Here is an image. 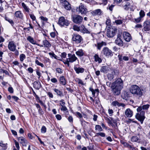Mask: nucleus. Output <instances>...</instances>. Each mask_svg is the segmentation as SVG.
I'll return each instance as SVG.
<instances>
[{
    "label": "nucleus",
    "instance_id": "f257e3e1",
    "mask_svg": "<svg viewBox=\"0 0 150 150\" xmlns=\"http://www.w3.org/2000/svg\"><path fill=\"white\" fill-rule=\"evenodd\" d=\"M67 57H68L66 59V60L64 62V63L65 64L68 65V66L69 65V63H73L78 59V58L74 54L69 53L68 54Z\"/></svg>",
    "mask_w": 150,
    "mask_h": 150
},
{
    "label": "nucleus",
    "instance_id": "f03ea898",
    "mask_svg": "<svg viewBox=\"0 0 150 150\" xmlns=\"http://www.w3.org/2000/svg\"><path fill=\"white\" fill-rule=\"evenodd\" d=\"M130 91L133 94H136L139 96L142 95V92L139 87L136 85H133L131 87Z\"/></svg>",
    "mask_w": 150,
    "mask_h": 150
},
{
    "label": "nucleus",
    "instance_id": "7ed1b4c3",
    "mask_svg": "<svg viewBox=\"0 0 150 150\" xmlns=\"http://www.w3.org/2000/svg\"><path fill=\"white\" fill-rule=\"evenodd\" d=\"M101 53L105 57L108 58L113 55V53L111 50L106 47H104Z\"/></svg>",
    "mask_w": 150,
    "mask_h": 150
},
{
    "label": "nucleus",
    "instance_id": "20e7f679",
    "mask_svg": "<svg viewBox=\"0 0 150 150\" xmlns=\"http://www.w3.org/2000/svg\"><path fill=\"white\" fill-rule=\"evenodd\" d=\"M122 85L123 83L122 80L120 78H118L114 82L112 83L111 86H113V87L119 88L120 89H122Z\"/></svg>",
    "mask_w": 150,
    "mask_h": 150
},
{
    "label": "nucleus",
    "instance_id": "39448f33",
    "mask_svg": "<svg viewBox=\"0 0 150 150\" xmlns=\"http://www.w3.org/2000/svg\"><path fill=\"white\" fill-rule=\"evenodd\" d=\"M58 23L62 26H67L70 23L68 20L65 19L64 17L62 16L59 18Z\"/></svg>",
    "mask_w": 150,
    "mask_h": 150
},
{
    "label": "nucleus",
    "instance_id": "423d86ee",
    "mask_svg": "<svg viewBox=\"0 0 150 150\" xmlns=\"http://www.w3.org/2000/svg\"><path fill=\"white\" fill-rule=\"evenodd\" d=\"M72 19L73 22L77 24H80L83 20L82 17L79 15H74L72 16Z\"/></svg>",
    "mask_w": 150,
    "mask_h": 150
},
{
    "label": "nucleus",
    "instance_id": "0eeeda50",
    "mask_svg": "<svg viewBox=\"0 0 150 150\" xmlns=\"http://www.w3.org/2000/svg\"><path fill=\"white\" fill-rule=\"evenodd\" d=\"M60 3L63 7L67 10H70L71 7L70 4L66 0H60Z\"/></svg>",
    "mask_w": 150,
    "mask_h": 150
},
{
    "label": "nucleus",
    "instance_id": "6e6552de",
    "mask_svg": "<svg viewBox=\"0 0 150 150\" xmlns=\"http://www.w3.org/2000/svg\"><path fill=\"white\" fill-rule=\"evenodd\" d=\"M72 40L74 41L76 43H80L82 40V38L80 35L77 34H74L72 35Z\"/></svg>",
    "mask_w": 150,
    "mask_h": 150
},
{
    "label": "nucleus",
    "instance_id": "1a4fd4ad",
    "mask_svg": "<svg viewBox=\"0 0 150 150\" xmlns=\"http://www.w3.org/2000/svg\"><path fill=\"white\" fill-rule=\"evenodd\" d=\"M78 11L79 13L81 14H86L88 12L87 9L82 3H81L79 6Z\"/></svg>",
    "mask_w": 150,
    "mask_h": 150
},
{
    "label": "nucleus",
    "instance_id": "9d476101",
    "mask_svg": "<svg viewBox=\"0 0 150 150\" xmlns=\"http://www.w3.org/2000/svg\"><path fill=\"white\" fill-rule=\"evenodd\" d=\"M136 118L139 121H140L141 124H142L145 117L144 113H137Z\"/></svg>",
    "mask_w": 150,
    "mask_h": 150
},
{
    "label": "nucleus",
    "instance_id": "9b49d317",
    "mask_svg": "<svg viewBox=\"0 0 150 150\" xmlns=\"http://www.w3.org/2000/svg\"><path fill=\"white\" fill-rule=\"evenodd\" d=\"M74 69L77 74L83 73L84 70L83 68L80 67L79 65V64H76L74 65Z\"/></svg>",
    "mask_w": 150,
    "mask_h": 150
},
{
    "label": "nucleus",
    "instance_id": "f8f14e48",
    "mask_svg": "<svg viewBox=\"0 0 150 150\" xmlns=\"http://www.w3.org/2000/svg\"><path fill=\"white\" fill-rule=\"evenodd\" d=\"M115 30L113 28H110L107 29V35L109 38L113 37L115 35Z\"/></svg>",
    "mask_w": 150,
    "mask_h": 150
},
{
    "label": "nucleus",
    "instance_id": "ddd939ff",
    "mask_svg": "<svg viewBox=\"0 0 150 150\" xmlns=\"http://www.w3.org/2000/svg\"><path fill=\"white\" fill-rule=\"evenodd\" d=\"M8 47L9 50L12 52H14L16 49V46L13 41L9 42Z\"/></svg>",
    "mask_w": 150,
    "mask_h": 150
},
{
    "label": "nucleus",
    "instance_id": "4468645a",
    "mask_svg": "<svg viewBox=\"0 0 150 150\" xmlns=\"http://www.w3.org/2000/svg\"><path fill=\"white\" fill-rule=\"evenodd\" d=\"M133 4L132 3L127 2L126 4L125 5L123 8L125 10H128L129 9H130L131 11H133Z\"/></svg>",
    "mask_w": 150,
    "mask_h": 150
},
{
    "label": "nucleus",
    "instance_id": "2eb2a0df",
    "mask_svg": "<svg viewBox=\"0 0 150 150\" xmlns=\"http://www.w3.org/2000/svg\"><path fill=\"white\" fill-rule=\"evenodd\" d=\"M111 87L112 89V93L114 95H119L120 94V91L122 89L113 87L111 86Z\"/></svg>",
    "mask_w": 150,
    "mask_h": 150
},
{
    "label": "nucleus",
    "instance_id": "dca6fc26",
    "mask_svg": "<svg viewBox=\"0 0 150 150\" xmlns=\"http://www.w3.org/2000/svg\"><path fill=\"white\" fill-rule=\"evenodd\" d=\"M149 105L148 104L143 105L142 106L139 107L137 109L138 112H144V110H147L149 108Z\"/></svg>",
    "mask_w": 150,
    "mask_h": 150
},
{
    "label": "nucleus",
    "instance_id": "f3484780",
    "mask_svg": "<svg viewBox=\"0 0 150 150\" xmlns=\"http://www.w3.org/2000/svg\"><path fill=\"white\" fill-rule=\"evenodd\" d=\"M144 29L145 31L150 30V21H145L144 23Z\"/></svg>",
    "mask_w": 150,
    "mask_h": 150
},
{
    "label": "nucleus",
    "instance_id": "a211bd4d",
    "mask_svg": "<svg viewBox=\"0 0 150 150\" xmlns=\"http://www.w3.org/2000/svg\"><path fill=\"white\" fill-rule=\"evenodd\" d=\"M115 42L120 46L122 47L123 46V43L121 38L120 35H118L117 38L115 40Z\"/></svg>",
    "mask_w": 150,
    "mask_h": 150
},
{
    "label": "nucleus",
    "instance_id": "6ab92c4d",
    "mask_svg": "<svg viewBox=\"0 0 150 150\" xmlns=\"http://www.w3.org/2000/svg\"><path fill=\"white\" fill-rule=\"evenodd\" d=\"M18 140L19 141L20 143L22 144L23 146H26L27 143L26 140L23 137H19L18 138Z\"/></svg>",
    "mask_w": 150,
    "mask_h": 150
},
{
    "label": "nucleus",
    "instance_id": "aec40b11",
    "mask_svg": "<svg viewBox=\"0 0 150 150\" xmlns=\"http://www.w3.org/2000/svg\"><path fill=\"white\" fill-rule=\"evenodd\" d=\"M123 37L124 39L127 42H129L131 39L130 34L128 32H125L123 33Z\"/></svg>",
    "mask_w": 150,
    "mask_h": 150
},
{
    "label": "nucleus",
    "instance_id": "412c9836",
    "mask_svg": "<svg viewBox=\"0 0 150 150\" xmlns=\"http://www.w3.org/2000/svg\"><path fill=\"white\" fill-rule=\"evenodd\" d=\"M102 11L100 9H97L91 12V14L93 16H100L101 14Z\"/></svg>",
    "mask_w": 150,
    "mask_h": 150
},
{
    "label": "nucleus",
    "instance_id": "4be33fe9",
    "mask_svg": "<svg viewBox=\"0 0 150 150\" xmlns=\"http://www.w3.org/2000/svg\"><path fill=\"white\" fill-rule=\"evenodd\" d=\"M14 16L16 18L20 19H23V13L20 11H17L15 12Z\"/></svg>",
    "mask_w": 150,
    "mask_h": 150
},
{
    "label": "nucleus",
    "instance_id": "5701e85b",
    "mask_svg": "<svg viewBox=\"0 0 150 150\" xmlns=\"http://www.w3.org/2000/svg\"><path fill=\"white\" fill-rule=\"evenodd\" d=\"M59 81L60 84L64 86L65 85L67 82V81L64 76L60 77Z\"/></svg>",
    "mask_w": 150,
    "mask_h": 150
},
{
    "label": "nucleus",
    "instance_id": "b1692460",
    "mask_svg": "<svg viewBox=\"0 0 150 150\" xmlns=\"http://www.w3.org/2000/svg\"><path fill=\"white\" fill-rule=\"evenodd\" d=\"M80 30L81 32L84 33H90L91 31L89 30H88L86 29L83 25H81L80 26Z\"/></svg>",
    "mask_w": 150,
    "mask_h": 150
},
{
    "label": "nucleus",
    "instance_id": "393cba45",
    "mask_svg": "<svg viewBox=\"0 0 150 150\" xmlns=\"http://www.w3.org/2000/svg\"><path fill=\"white\" fill-rule=\"evenodd\" d=\"M107 44L105 42L102 41L101 42L98 43L97 45H95V46L97 47L98 49L100 50L103 46H105Z\"/></svg>",
    "mask_w": 150,
    "mask_h": 150
},
{
    "label": "nucleus",
    "instance_id": "a878e982",
    "mask_svg": "<svg viewBox=\"0 0 150 150\" xmlns=\"http://www.w3.org/2000/svg\"><path fill=\"white\" fill-rule=\"evenodd\" d=\"M41 86V84L40 81H35L33 83V87L36 89L38 90Z\"/></svg>",
    "mask_w": 150,
    "mask_h": 150
},
{
    "label": "nucleus",
    "instance_id": "bb28decb",
    "mask_svg": "<svg viewBox=\"0 0 150 150\" xmlns=\"http://www.w3.org/2000/svg\"><path fill=\"white\" fill-rule=\"evenodd\" d=\"M76 54L79 57H81L83 56L84 53L82 49H79L76 52Z\"/></svg>",
    "mask_w": 150,
    "mask_h": 150
},
{
    "label": "nucleus",
    "instance_id": "cd10ccee",
    "mask_svg": "<svg viewBox=\"0 0 150 150\" xmlns=\"http://www.w3.org/2000/svg\"><path fill=\"white\" fill-rule=\"evenodd\" d=\"M53 90L56 93L57 96H59L60 97L63 96L62 92L60 90L56 88H54Z\"/></svg>",
    "mask_w": 150,
    "mask_h": 150
},
{
    "label": "nucleus",
    "instance_id": "c85d7f7f",
    "mask_svg": "<svg viewBox=\"0 0 150 150\" xmlns=\"http://www.w3.org/2000/svg\"><path fill=\"white\" fill-rule=\"evenodd\" d=\"M27 40L32 44L35 45L36 44V42L34 40V39L30 36H28L27 38Z\"/></svg>",
    "mask_w": 150,
    "mask_h": 150
},
{
    "label": "nucleus",
    "instance_id": "c756f323",
    "mask_svg": "<svg viewBox=\"0 0 150 150\" xmlns=\"http://www.w3.org/2000/svg\"><path fill=\"white\" fill-rule=\"evenodd\" d=\"M94 58L95 59V61L96 62H98L100 63L102 62V59L99 57L98 55L97 54H95L94 56Z\"/></svg>",
    "mask_w": 150,
    "mask_h": 150
},
{
    "label": "nucleus",
    "instance_id": "7c9ffc66",
    "mask_svg": "<svg viewBox=\"0 0 150 150\" xmlns=\"http://www.w3.org/2000/svg\"><path fill=\"white\" fill-rule=\"evenodd\" d=\"M43 42L45 47H51V44L47 40H44L43 41Z\"/></svg>",
    "mask_w": 150,
    "mask_h": 150
},
{
    "label": "nucleus",
    "instance_id": "2f4dec72",
    "mask_svg": "<svg viewBox=\"0 0 150 150\" xmlns=\"http://www.w3.org/2000/svg\"><path fill=\"white\" fill-rule=\"evenodd\" d=\"M109 67L107 66H103L101 67L100 71L103 72H107L109 70Z\"/></svg>",
    "mask_w": 150,
    "mask_h": 150
},
{
    "label": "nucleus",
    "instance_id": "473e14b6",
    "mask_svg": "<svg viewBox=\"0 0 150 150\" xmlns=\"http://www.w3.org/2000/svg\"><path fill=\"white\" fill-rule=\"evenodd\" d=\"M140 139L139 138L136 136H132L131 138V141L132 142H138L139 143L138 141Z\"/></svg>",
    "mask_w": 150,
    "mask_h": 150
},
{
    "label": "nucleus",
    "instance_id": "72a5a7b5",
    "mask_svg": "<svg viewBox=\"0 0 150 150\" xmlns=\"http://www.w3.org/2000/svg\"><path fill=\"white\" fill-rule=\"evenodd\" d=\"M111 104L113 106H123L124 104L122 103H119L117 101H115L112 102Z\"/></svg>",
    "mask_w": 150,
    "mask_h": 150
},
{
    "label": "nucleus",
    "instance_id": "f704fd0d",
    "mask_svg": "<svg viewBox=\"0 0 150 150\" xmlns=\"http://www.w3.org/2000/svg\"><path fill=\"white\" fill-rule=\"evenodd\" d=\"M89 90L92 92L93 96H95L96 93L97 94L99 92L98 89L94 90L92 88H90Z\"/></svg>",
    "mask_w": 150,
    "mask_h": 150
},
{
    "label": "nucleus",
    "instance_id": "c9c22d12",
    "mask_svg": "<svg viewBox=\"0 0 150 150\" xmlns=\"http://www.w3.org/2000/svg\"><path fill=\"white\" fill-rule=\"evenodd\" d=\"M95 130L100 132L103 131V129L99 125H96L95 127Z\"/></svg>",
    "mask_w": 150,
    "mask_h": 150
},
{
    "label": "nucleus",
    "instance_id": "e433bc0d",
    "mask_svg": "<svg viewBox=\"0 0 150 150\" xmlns=\"http://www.w3.org/2000/svg\"><path fill=\"white\" fill-rule=\"evenodd\" d=\"M57 33L54 32H52L50 33V35L52 38H55L57 37Z\"/></svg>",
    "mask_w": 150,
    "mask_h": 150
},
{
    "label": "nucleus",
    "instance_id": "4c0bfd02",
    "mask_svg": "<svg viewBox=\"0 0 150 150\" xmlns=\"http://www.w3.org/2000/svg\"><path fill=\"white\" fill-rule=\"evenodd\" d=\"M22 6L24 8L25 11L28 12H29V8H28L26 6V5L23 2L21 4Z\"/></svg>",
    "mask_w": 150,
    "mask_h": 150
},
{
    "label": "nucleus",
    "instance_id": "58836bf2",
    "mask_svg": "<svg viewBox=\"0 0 150 150\" xmlns=\"http://www.w3.org/2000/svg\"><path fill=\"white\" fill-rule=\"evenodd\" d=\"M48 54L51 56V57L52 58L53 57L56 59H57V56L53 52H50Z\"/></svg>",
    "mask_w": 150,
    "mask_h": 150
},
{
    "label": "nucleus",
    "instance_id": "ea45409f",
    "mask_svg": "<svg viewBox=\"0 0 150 150\" xmlns=\"http://www.w3.org/2000/svg\"><path fill=\"white\" fill-rule=\"evenodd\" d=\"M96 136H100L102 137H104L105 136V133L103 132H99L98 133H96Z\"/></svg>",
    "mask_w": 150,
    "mask_h": 150
},
{
    "label": "nucleus",
    "instance_id": "a19ab883",
    "mask_svg": "<svg viewBox=\"0 0 150 150\" xmlns=\"http://www.w3.org/2000/svg\"><path fill=\"white\" fill-rule=\"evenodd\" d=\"M5 19L8 22L12 25H13L14 24V23L13 20L8 18V17H5Z\"/></svg>",
    "mask_w": 150,
    "mask_h": 150
},
{
    "label": "nucleus",
    "instance_id": "79ce46f5",
    "mask_svg": "<svg viewBox=\"0 0 150 150\" xmlns=\"http://www.w3.org/2000/svg\"><path fill=\"white\" fill-rule=\"evenodd\" d=\"M26 56L24 54H21L20 55V59L21 62H23Z\"/></svg>",
    "mask_w": 150,
    "mask_h": 150
},
{
    "label": "nucleus",
    "instance_id": "37998d69",
    "mask_svg": "<svg viewBox=\"0 0 150 150\" xmlns=\"http://www.w3.org/2000/svg\"><path fill=\"white\" fill-rule=\"evenodd\" d=\"M14 142L15 143V144L16 148H17V150H20V146L19 145V144L18 142H17L16 140L13 139Z\"/></svg>",
    "mask_w": 150,
    "mask_h": 150
},
{
    "label": "nucleus",
    "instance_id": "c03bdc74",
    "mask_svg": "<svg viewBox=\"0 0 150 150\" xmlns=\"http://www.w3.org/2000/svg\"><path fill=\"white\" fill-rule=\"evenodd\" d=\"M35 63L37 65L40 66L42 67H44V64H43L39 62L38 60L36 59L35 60Z\"/></svg>",
    "mask_w": 150,
    "mask_h": 150
},
{
    "label": "nucleus",
    "instance_id": "a18cd8bd",
    "mask_svg": "<svg viewBox=\"0 0 150 150\" xmlns=\"http://www.w3.org/2000/svg\"><path fill=\"white\" fill-rule=\"evenodd\" d=\"M108 77L109 79L111 80L114 78V74L112 73L111 74H108Z\"/></svg>",
    "mask_w": 150,
    "mask_h": 150
},
{
    "label": "nucleus",
    "instance_id": "49530a36",
    "mask_svg": "<svg viewBox=\"0 0 150 150\" xmlns=\"http://www.w3.org/2000/svg\"><path fill=\"white\" fill-rule=\"evenodd\" d=\"M140 17H141V18H142L145 15V13L144 11L141 10L139 12Z\"/></svg>",
    "mask_w": 150,
    "mask_h": 150
},
{
    "label": "nucleus",
    "instance_id": "de8ad7c7",
    "mask_svg": "<svg viewBox=\"0 0 150 150\" xmlns=\"http://www.w3.org/2000/svg\"><path fill=\"white\" fill-rule=\"evenodd\" d=\"M73 29L74 30L77 31H79L80 30V27H79L78 26L76 25H74L73 26Z\"/></svg>",
    "mask_w": 150,
    "mask_h": 150
},
{
    "label": "nucleus",
    "instance_id": "09e8293b",
    "mask_svg": "<svg viewBox=\"0 0 150 150\" xmlns=\"http://www.w3.org/2000/svg\"><path fill=\"white\" fill-rule=\"evenodd\" d=\"M46 128L45 126H42L41 129V132L42 133H45L46 132Z\"/></svg>",
    "mask_w": 150,
    "mask_h": 150
},
{
    "label": "nucleus",
    "instance_id": "8fccbe9b",
    "mask_svg": "<svg viewBox=\"0 0 150 150\" xmlns=\"http://www.w3.org/2000/svg\"><path fill=\"white\" fill-rule=\"evenodd\" d=\"M7 144H3L0 142V146L4 148V149L6 150L7 148Z\"/></svg>",
    "mask_w": 150,
    "mask_h": 150
},
{
    "label": "nucleus",
    "instance_id": "3c124183",
    "mask_svg": "<svg viewBox=\"0 0 150 150\" xmlns=\"http://www.w3.org/2000/svg\"><path fill=\"white\" fill-rule=\"evenodd\" d=\"M78 83L82 85H84L86 84L85 83H84L82 81L79 79H78Z\"/></svg>",
    "mask_w": 150,
    "mask_h": 150
},
{
    "label": "nucleus",
    "instance_id": "603ef678",
    "mask_svg": "<svg viewBox=\"0 0 150 150\" xmlns=\"http://www.w3.org/2000/svg\"><path fill=\"white\" fill-rule=\"evenodd\" d=\"M56 71L58 73L61 74L62 73V70L59 68H57L56 69Z\"/></svg>",
    "mask_w": 150,
    "mask_h": 150
},
{
    "label": "nucleus",
    "instance_id": "864d4df0",
    "mask_svg": "<svg viewBox=\"0 0 150 150\" xmlns=\"http://www.w3.org/2000/svg\"><path fill=\"white\" fill-rule=\"evenodd\" d=\"M30 18L33 21H35L36 20V17L33 14H29Z\"/></svg>",
    "mask_w": 150,
    "mask_h": 150
},
{
    "label": "nucleus",
    "instance_id": "5fc2aeb1",
    "mask_svg": "<svg viewBox=\"0 0 150 150\" xmlns=\"http://www.w3.org/2000/svg\"><path fill=\"white\" fill-rule=\"evenodd\" d=\"M141 17H139L137 18H135V21L137 23H139L141 21Z\"/></svg>",
    "mask_w": 150,
    "mask_h": 150
},
{
    "label": "nucleus",
    "instance_id": "6e6d98bb",
    "mask_svg": "<svg viewBox=\"0 0 150 150\" xmlns=\"http://www.w3.org/2000/svg\"><path fill=\"white\" fill-rule=\"evenodd\" d=\"M8 91L11 93H13V89L11 87H9L8 88Z\"/></svg>",
    "mask_w": 150,
    "mask_h": 150
},
{
    "label": "nucleus",
    "instance_id": "4d7b16f0",
    "mask_svg": "<svg viewBox=\"0 0 150 150\" xmlns=\"http://www.w3.org/2000/svg\"><path fill=\"white\" fill-rule=\"evenodd\" d=\"M61 110L63 111L67 112V109L66 107L64 106H62Z\"/></svg>",
    "mask_w": 150,
    "mask_h": 150
},
{
    "label": "nucleus",
    "instance_id": "13d9d810",
    "mask_svg": "<svg viewBox=\"0 0 150 150\" xmlns=\"http://www.w3.org/2000/svg\"><path fill=\"white\" fill-rule=\"evenodd\" d=\"M55 117L58 120H60L62 119V117L61 115L59 114L56 115H55Z\"/></svg>",
    "mask_w": 150,
    "mask_h": 150
},
{
    "label": "nucleus",
    "instance_id": "bf43d9fd",
    "mask_svg": "<svg viewBox=\"0 0 150 150\" xmlns=\"http://www.w3.org/2000/svg\"><path fill=\"white\" fill-rule=\"evenodd\" d=\"M115 22L117 25H120L122 23V21L120 20H115Z\"/></svg>",
    "mask_w": 150,
    "mask_h": 150
},
{
    "label": "nucleus",
    "instance_id": "052dcab7",
    "mask_svg": "<svg viewBox=\"0 0 150 150\" xmlns=\"http://www.w3.org/2000/svg\"><path fill=\"white\" fill-rule=\"evenodd\" d=\"M47 95L50 98H52L53 97V94L50 92H48L47 93Z\"/></svg>",
    "mask_w": 150,
    "mask_h": 150
},
{
    "label": "nucleus",
    "instance_id": "680f3d73",
    "mask_svg": "<svg viewBox=\"0 0 150 150\" xmlns=\"http://www.w3.org/2000/svg\"><path fill=\"white\" fill-rule=\"evenodd\" d=\"M126 117H131L133 115V113H125Z\"/></svg>",
    "mask_w": 150,
    "mask_h": 150
},
{
    "label": "nucleus",
    "instance_id": "e2e57ef3",
    "mask_svg": "<svg viewBox=\"0 0 150 150\" xmlns=\"http://www.w3.org/2000/svg\"><path fill=\"white\" fill-rule=\"evenodd\" d=\"M50 80L51 82L53 83H56L57 82V79L55 78L51 79Z\"/></svg>",
    "mask_w": 150,
    "mask_h": 150
},
{
    "label": "nucleus",
    "instance_id": "0e129e2a",
    "mask_svg": "<svg viewBox=\"0 0 150 150\" xmlns=\"http://www.w3.org/2000/svg\"><path fill=\"white\" fill-rule=\"evenodd\" d=\"M112 73H113V74L117 75L119 74V72L117 70H114Z\"/></svg>",
    "mask_w": 150,
    "mask_h": 150
},
{
    "label": "nucleus",
    "instance_id": "69168bd1",
    "mask_svg": "<svg viewBox=\"0 0 150 150\" xmlns=\"http://www.w3.org/2000/svg\"><path fill=\"white\" fill-rule=\"evenodd\" d=\"M111 23V20L109 19H107L106 24L107 25H110Z\"/></svg>",
    "mask_w": 150,
    "mask_h": 150
},
{
    "label": "nucleus",
    "instance_id": "338daca9",
    "mask_svg": "<svg viewBox=\"0 0 150 150\" xmlns=\"http://www.w3.org/2000/svg\"><path fill=\"white\" fill-rule=\"evenodd\" d=\"M66 56L67 54L65 52H63L61 54V57L63 58H65L66 57Z\"/></svg>",
    "mask_w": 150,
    "mask_h": 150
},
{
    "label": "nucleus",
    "instance_id": "774afa93",
    "mask_svg": "<svg viewBox=\"0 0 150 150\" xmlns=\"http://www.w3.org/2000/svg\"><path fill=\"white\" fill-rule=\"evenodd\" d=\"M68 119L69 120V121L70 122H73V117L71 116H69L68 118Z\"/></svg>",
    "mask_w": 150,
    "mask_h": 150
}]
</instances>
